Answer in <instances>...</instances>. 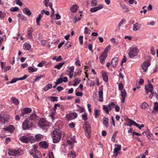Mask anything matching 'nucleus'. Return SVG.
Returning <instances> with one entry per match:
<instances>
[{
  "label": "nucleus",
  "instance_id": "obj_1",
  "mask_svg": "<svg viewBox=\"0 0 158 158\" xmlns=\"http://www.w3.org/2000/svg\"><path fill=\"white\" fill-rule=\"evenodd\" d=\"M61 132L60 130L57 129H55L51 134L53 143L59 142L61 138Z\"/></svg>",
  "mask_w": 158,
  "mask_h": 158
},
{
  "label": "nucleus",
  "instance_id": "obj_2",
  "mask_svg": "<svg viewBox=\"0 0 158 158\" xmlns=\"http://www.w3.org/2000/svg\"><path fill=\"white\" fill-rule=\"evenodd\" d=\"M33 126V123L32 122L27 119L23 123L22 127L24 130H29L32 128Z\"/></svg>",
  "mask_w": 158,
  "mask_h": 158
},
{
  "label": "nucleus",
  "instance_id": "obj_3",
  "mask_svg": "<svg viewBox=\"0 0 158 158\" xmlns=\"http://www.w3.org/2000/svg\"><path fill=\"white\" fill-rule=\"evenodd\" d=\"M123 86L121 83H120L118 84L119 89L121 91V95L122 98L121 101L122 103L125 102L126 97L127 96L126 92L125 89H123Z\"/></svg>",
  "mask_w": 158,
  "mask_h": 158
},
{
  "label": "nucleus",
  "instance_id": "obj_4",
  "mask_svg": "<svg viewBox=\"0 0 158 158\" xmlns=\"http://www.w3.org/2000/svg\"><path fill=\"white\" fill-rule=\"evenodd\" d=\"M139 52V50L136 47L130 48L129 51V57L132 58L137 55Z\"/></svg>",
  "mask_w": 158,
  "mask_h": 158
},
{
  "label": "nucleus",
  "instance_id": "obj_5",
  "mask_svg": "<svg viewBox=\"0 0 158 158\" xmlns=\"http://www.w3.org/2000/svg\"><path fill=\"white\" fill-rule=\"evenodd\" d=\"M83 127L85 130L86 136L88 138H89L90 137L91 133V127L90 125L88 124L87 122H85Z\"/></svg>",
  "mask_w": 158,
  "mask_h": 158
},
{
  "label": "nucleus",
  "instance_id": "obj_6",
  "mask_svg": "<svg viewBox=\"0 0 158 158\" xmlns=\"http://www.w3.org/2000/svg\"><path fill=\"white\" fill-rule=\"evenodd\" d=\"M115 106V105L113 102H111L107 106L106 105H104L103 106L104 110L107 114H109V110H111L112 109L114 108Z\"/></svg>",
  "mask_w": 158,
  "mask_h": 158
},
{
  "label": "nucleus",
  "instance_id": "obj_7",
  "mask_svg": "<svg viewBox=\"0 0 158 158\" xmlns=\"http://www.w3.org/2000/svg\"><path fill=\"white\" fill-rule=\"evenodd\" d=\"M151 63L149 60L144 61L141 65V68L143 72H147L148 67L150 65Z\"/></svg>",
  "mask_w": 158,
  "mask_h": 158
},
{
  "label": "nucleus",
  "instance_id": "obj_8",
  "mask_svg": "<svg viewBox=\"0 0 158 158\" xmlns=\"http://www.w3.org/2000/svg\"><path fill=\"white\" fill-rule=\"evenodd\" d=\"M31 111V110L30 108L28 107L24 108L21 110V114L20 116L21 117H26V115L30 113Z\"/></svg>",
  "mask_w": 158,
  "mask_h": 158
},
{
  "label": "nucleus",
  "instance_id": "obj_9",
  "mask_svg": "<svg viewBox=\"0 0 158 158\" xmlns=\"http://www.w3.org/2000/svg\"><path fill=\"white\" fill-rule=\"evenodd\" d=\"M77 114L75 112L71 113L69 114H67L66 115V118L69 121L74 119L77 118Z\"/></svg>",
  "mask_w": 158,
  "mask_h": 158
},
{
  "label": "nucleus",
  "instance_id": "obj_10",
  "mask_svg": "<svg viewBox=\"0 0 158 158\" xmlns=\"http://www.w3.org/2000/svg\"><path fill=\"white\" fill-rule=\"evenodd\" d=\"M47 122L44 118H41L39 122L38 125L41 128H44L46 126H48Z\"/></svg>",
  "mask_w": 158,
  "mask_h": 158
},
{
  "label": "nucleus",
  "instance_id": "obj_11",
  "mask_svg": "<svg viewBox=\"0 0 158 158\" xmlns=\"http://www.w3.org/2000/svg\"><path fill=\"white\" fill-rule=\"evenodd\" d=\"M28 76L27 75L25 74L24 75V76L20 78H13L11 81L10 82H8L6 83V84H8L9 83H14L15 82H16L17 81L19 80H24L25 79L27 78V77Z\"/></svg>",
  "mask_w": 158,
  "mask_h": 158
},
{
  "label": "nucleus",
  "instance_id": "obj_12",
  "mask_svg": "<svg viewBox=\"0 0 158 158\" xmlns=\"http://www.w3.org/2000/svg\"><path fill=\"white\" fill-rule=\"evenodd\" d=\"M30 153L31 155L34 156V158H40V153L37 150H34L33 152L30 151Z\"/></svg>",
  "mask_w": 158,
  "mask_h": 158
},
{
  "label": "nucleus",
  "instance_id": "obj_13",
  "mask_svg": "<svg viewBox=\"0 0 158 158\" xmlns=\"http://www.w3.org/2000/svg\"><path fill=\"white\" fill-rule=\"evenodd\" d=\"M19 140L22 142L25 143H28L29 142V137H27L25 135H23L21 136Z\"/></svg>",
  "mask_w": 158,
  "mask_h": 158
},
{
  "label": "nucleus",
  "instance_id": "obj_14",
  "mask_svg": "<svg viewBox=\"0 0 158 158\" xmlns=\"http://www.w3.org/2000/svg\"><path fill=\"white\" fill-rule=\"evenodd\" d=\"M103 8V5L102 4H100L99 6L92 8L90 9V11L91 12H96L99 10Z\"/></svg>",
  "mask_w": 158,
  "mask_h": 158
},
{
  "label": "nucleus",
  "instance_id": "obj_15",
  "mask_svg": "<svg viewBox=\"0 0 158 158\" xmlns=\"http://www.w3.org/2000/svg\"><path fill=\"white\" fill-rule=\"evenodd\" d=\"M107 56V54L102 53V55L100 56L99 57V59L100 60L101 63L102 64H103L104 63V60L106 58Z\"/></svg>",
  "mask_w": 158,
  "mask_h": 158
},
{
  "label": "nucleus",
  "instance_id": "obj_16",
  "mask_svg": "<svg viewBox=\"0 0 158 158\" xmlns=\"http://www.w3.org/2000/svg\"><path fill=\"white\" fill-rule=\"evenodd\" d=\"M39 145L40 146L43 148H47L48 145L46 141H42L39 143Z\"/></svg>",
  "mask_w": 158,
  "mask_h": 158
},
{
  "label": "nucleus",
  "instance_id": "obj_17",
  "mask_svg": "<svg viewBox=\"0 0 158 158\" xmlns=\"http://www.w3.org/2000/svg\"><path fill=\"white\" fill-rule=\"evenodd\" d=\"M9 118V117H6V118L5 116L3 117L0 116V123H2V124H4L6 122H8Z\"/></svg>",
  "mask_w": 158,
  "mask_h": 158
},
{
  "label": "nucleus",
  "instance_id": "obj_18",
  "mask_svg": "<svg viewBox=\"0 0 158 158\" xmlns=\"http://www.w3.org/2000/svg\"><path fill=\"white\" fill-rule=\"evenodd\" d=\"M118 58L117 57H115L112 60L111 63L113 67H115L118 64Z\"/></svg>",
  "mask_w": 158,
  "mask_h": 158
},
{
  "label": "nucleus",
  "instance_id": "obj_19",
  "mask_svg": "<svg viewBox=\"0 0 158 158\" xmlns=\"http://www.w3.org/2000/svg\"><path fill=\"white\" fill-rule=\"evenodd\" d=\"M98 96L100 99L98 101L100 102H102L103 100V92L102 90H100L98 92Z\"/></svg>",
  "mask_w": 158,
  "mask_h": 158
},
{
  "label": "nucleus",
  "instance_id": "obj_20",
  "mask_svg": "<svg viewBox=\"0 0 158 158\" xmlns=\"http://www.w3.org/2000/svg\"><path fill=\"white\" fill-rule=\"evenodd\" d=\"M103 124L106 127H108L109 126V119L108 118L104 117L103 118Z\"/></svg>",
  "mask_w": 158,
  "mask_h": 158
},
{
  "label": "nucleus",
  "instance_id": "obj_21",
  "mask_svg": "<svg viewBox=\"0 0 158 158\" xmlns=\"http://www.w3.org/2000/svg\"><path fill=\"white\" fill-rule=\"evenodd\" d=\"M23 11L24 14L28 16H30L31 14L30 10L27 8H24L23 9Z\"/></svg>",
  "mask_w": 158,
  "mask_h": 158
},
{
  "label": "nucleus",
  "instance_id": "obj_22",
  "mask_svg": "<svg viewBox=\"0 0 158 158\" xmlns=\"http://www.w3.org/2000/svg\"><path fill=\"white\" fill-rule=\"evenodd\" d=\"M65 63V61H62L59 63L57 65L55 66L54 68L58 69H60Z\"/></svg>",
  "mask_w": 158,
  "mask_h": 158
},
{
  "label": "nucleus",
  "instance_id": "obj_23",
  "mask_svg": "<svg viewBox=\"0 0 158 158\" xmlns=\"http://www.w3.org/2000/svg\"><path fill=\"white\" fill-rule=\"evenodd\" d=\"M49 6L51 10H52V12L51 14V17L52 18H53V17L54 16V10L53 8H52V3H49V4L48 5Z\"/></svg>",
  "mask_w": 158,
  "mask_h": 158
},
{
  "label": "nucleus",
  "instance_id": "obj_24",
  "mask_svg": "<svg viewBox=\"0 0 158 158\" xmlns=\"http://www.w3.org/2000/svg\"><path fill=\"white\" fill-rule=\"evenodd\" d=\"M134 125L136 127L139 126V124L136 123L135 121L129 119V126H131V125Z\"/></svg>",
  "mask_w": 158,
  "mask_h": 158
},
{
  "label": "nucleus",
  "instance_id": "obj_25",
  "mask_svg": "<svg viewBox=\"0 0 158 158\" xmlns=\"http://www.w3.org/2000/svg\"><path fill=\"white\" fill-rule=\"evenodd\" d=\"M31 48V45L28 43H26L23 46V48L24 50H29Z\"/></svg>",
  "mask_w": 158,
  "mask_h": 158
},
{
  "label": "nucleus",
  "instance_id": "obj_26",
  "mask_svg": "<svg viewBox=\"0 0 158 158\" xmlns=\"http://www.w3.org/2000/svg\"><path fill=\"white\" fill-rule=\"evenodd\" d=\"M140 24H139L138 23H136L134 25L133 29L134 31H136L140 29Z\"/></svg>",
  "mask_w": 158,
  "mask_h": 158
},
{
  "label": "nucleus",
  "instance_id": "obj_27",
  "mask_svg": "<svg viewBox=\"0 0 158 158\" xmlns=\"http://www.w3.org/2000/svg\"><path fill=\"white\" fill-rule=\"evenodd\" d=\"M78 6L77 5L75 4L73 5L70 9V10L73 12H75L77 11Z\"/></svg>",
  "mask_w": 158,
  "mask_h": 158
},
{
  "label": "nucleus",
  "instance_id": "obj_28",
  "mask_svg": "<svg viewBox=\"0 0 158 158\" xmlns=\"http://www.w3.org/2000/svg\"><path fill=\"white\" fill-rule=\"evenodd\" d=\"M145 89L146 91V94H148L149 92H151L152 94H153V89H149L148 86L146 85L145 87Z\"/></svg>",
  "mask_w": 158,
  "mask_h": 158
},
{
  "label": "nucleus",
  "instance_id": "obj_29",
  "mask_svg": "<svg viewBox=\"0 0 158 158\" xmlns=\"http://www.w3.org/2000/svg\"><path fill=\"white\" fill-rule=\"evenodd\" d=\"M42 15L41 14H39L37 18L36 19V23L37 25L38 26L40 25V22L42 19Z\"/></svg>",
  "mask_w": 158,
  "mask_h": 158
},
{
  "label": "nucleus",
  "instance_id": "obj_30",
  "mask_svg": "<svg viewBox=\"0 0 158 158\" xmlns=\"http://www.w3.org/2000/svg\"><path fill=\"white\" fill-rule=\"evenodd\" d=\"M52 84H47L44 88V90L45 91H47L48 90L51 89L52 87Z\"/></svg>",
  "mask_w": 158,
  "mask_h": 158
},
{
  "label": "nucleus",
  "instance_id": "obj_31",
  "mask_svg": "<svg viewBox=\"0 0 158 158\" xmlns=\"http://www.w3.org/2000/svg\"><path fill=\"white\" fill-rule=\"evenodd\" d=\"M37 117V115L35 114H32L28 118L29 120H35Z\"/></svg>",
  "mask_w": 158,
  "mask_h": 158
},
{
  "label": "nucleus",
  "instance_id": "obj_32",
  "mask_svg": "<svg viewBox=\"0 0 158 158\" xmlns=\"http://www.w3.org/2000/svg\"><path fill=\"white\" fill-rule=\"evenodd\" d=\"M102 76L104 81L106 82L108 81V77L106 72L103 73Z\"/></svg>",
  "mask_w": 158,
  "mask_h": 158
},
{
  "label": "nucleus",
  "instance_id": "obj_33",
  "mask_svg": "<svg viewBox=\"0 0 158 158\" xmlns=\"http://www.w3.org/2000/svg\"><path fill=\"white\" fill-rule=\"evenodd\" d=\"M115 145L117 146V148H115L114 149V153H118V152L121 149V146L120 145H117L115 144Z\"/></svg>",
  "mask_w": 158,
  "mask_h": 158
},
{
  "label": "nucleus",
  "instance_id": "obj_34",
  "mask_svg": "<svg viewBox=\"0 0 158 158\" xmlns=\"http://www.w3.org/2000/svg\"><path fill=\"white\" fill-rule=\"evenodd\" d=\"M43 136L40 134H37L35 135V139L36 140L38 141H40V140L43 138Z\"/></svg>",
  "mask_w": 158,
  "mask_h": 158
},
{
  "label": "nucleus",
  "instance_id": "obj_35",
  "mask_svg": "<svg viewBox=\"0 0 158 158\" xmlns=\"http://www.w3.org/2000/svg\"><path fill=\"white\" fill-rule=\"evenodd\" d=\"M126 20L125 19H122L120 21V22L119 23L118 25V28L117 29H116L115 30V31H117L118 30V31H119V30L120 29V27L121 26L122 24Z\"/></svg>",
  "mask_w": 158,
  "mask_h": 158
},
{
  "label": "nucleus",
  "instance_id": "obj_36",
  "mask_svg": "<svg viewBox=\"0 0 158 158\" xmlns=\"http://www.w3.org/2000/svg\"><path fill=\"white\" fill-rule=\"evenodd\" d=\"M11 99L12 102L15 104L16 105L19 104V102L17 98H11Z\"/></svg>",
  "mask_w": 158,
  "mask_h": 158
},
{
  "label": "nucleus",
  "instance_id": "obj_37",
  "mask_svg": "<svg viewBox=\"0 0 158 158\" xmlns=\"http://www.w3.org/2000/svg\"><path fill=\"white\" fill-rule=\"evenodd\" d=\"M28 71L30 73H32L37 71L36 69H34L32 67H29L28 68Z\"/></svg>",
  "mask_w": 158,
  "mask_h": 158
},
{
  "label": "nucleus",
  "instance_id": "obj_38",
  "mask_svg": "<svg viewBox=\"0 0 158 158\" xmlns=\"http://www.w3.org/2000/svg\"><path fill=\"white\" fill-rule=\"evenodd\" d=\"M110 45H108L105 49L104 52L103 53L107 54V53L110 49Z\"/></svg>",
  "mask_w": 158,
  "mask_h": 158
},
{
  "label": "nucleus",
  "instance_id": "obj_39",
  "mask_svg": "<svg viewBox=\"0 0 158 158\" xmlns=\"http://www.w3.org/2000/svg\"><path fill=\"white\" fill-rule=\"evenodd\" d=\"M63 82L62 81V78L60 77L59 78H58L56 81L55 83V84L56 85H58L60 83H61Z\"/></svg>",
  "mask_w": 158,
  "mask_h": 158
},
{
  "label": "nucleus",
  "instance_id": "obj_40",
  "mask_svg": "<svg viewBox=\"0 0 158 158\" xmlns=\"http://www.w3.org/2000/svg\"><path fill=\"white\" fill-rule=\"evenodd\" d=\"M43 2L46 7L49 6V3H52L51 2H49V0H44Z\"/></svg>",
  "mask_w": 158,
  "mask_h": 158
},
{
  "label": "nucleus",
  "instance_id": "obj_41",
  "mask_svg": "<svg viewBox=\"0 0 158 158\" xmlns=\"http://www.w3.org/2000/svg\"><path fill=\"white\" fill-rule=\"evenodd\" d=\"M58 98L57 97H50L49 98V99L52 102H54L55 101H58L57 98Z\"/></svg>",
  "mask_w": 158,
  "mask_h": 158
},
{
  "label": "nucleus",
  "instance_id": "obj_42",
  "mask_svg": "<svg viewBox=\"0 0 158 158\" xmlns=\"http://www.w3.org/2000/svg\"><path fill=\"white\" fill-rule=\"evenodd\" d=\"M141 106L142 109H145L148 106V105L146 102H144L141 104Z\"/></svg>",
  "mask_w": 158,
  "mask_h": 158
},
{
  "label": "nucleus",
  "instance_id": "obj_43",
  "mask_svg": "<svg viewBox=\"0 0 158 158\" xmlns=\"http://www.w3.org/2000/svg\"><path fill=\"white\" fill-rule=\"evenodd\" d=\"M19 10V8L17 7H12L10 9V10L12 12H16Z\"/></svg>",
  "mask_w": 158,
  "mask_h": 158
},
{
  "label": "nucleus",
  "instance_id": "obj_44",
  "mask_svg": "<svg viewBox=\"0 0 158 158\" xmlns=\"http://www.w3.org/2000/svg\"><path fill=\"white\" fill-rule=\"evenodd\" d=\"M12 128H13V127L12 125H11L8 127L4 128L3 129L5 130L6 131H12Z\"/></svg>",
  "mask_w": 158,
  "mask_h": 158
},
{
  "label": "nucleus",
  "instance_id": "obj_45",
  "mask_svg": "<svg viewBox=\"0 0 158 158\" xmlns=\"http://www.w3.org/2000/svg\"><path fill=\"white\" fill-rule=\"evenodd\" d=\"M120 5L121 8L123 9H124V11L125 12H127L128 11V8H126V6L124 4H122V3H120Z\"/></svg>",
  "mask_w": 158,
  "mask_h": 158
},
{
  "label": "nucleus",
  "instance_id": "obj_46",
  "mask_svg": "<svg viewBox=\"0 0 158 158\" xmlns=\"http://www.w3.org/2000/svg\"><path fill=\"white\" fill-rule=\"evenodd\" d=\"M100 111L99 110L97 109L95 110V116L96 118L98 117Z\"/></svg>",
  "mask_w": 158,
  "mask_h": 158
},
{
  "label": "nucleus",
  "instance_id": "obj_47",
  "mask_svg": "<svg viewBox=\"0 0 158 158\" xmlns=\"http://www.w3.org/2000/svg\"><path fill=\"white\" fill-rule=\"evenodd\" d=\"M29 142H30L31 143H33L35 142V141L36 139H35L34 137L31 136L30 138L29 137Z\"/></svg>",
  "mask_w": 158,
  "mask_h": 158
},
{
  "label": "nucleus",
  "instance_id": "obj_48",
  "mask_svg": "<svg viewBox=\"0 0 158 158\" xmlns=\"http://www.w3.org/2000/svg\"><path fill=\"white\" fill-rule=\"evenodd\" d=\"M97 3V1L96 0H92L91 4L92 6H94L96 5V4Z\"/></svg>",
  "mask_w": 158,
  "mask_h": 158
},
{
  "label": "nucleus",
  "instance_id": "obj_49",
  "mask_svg": "<svg viewBox=\"0 0 158 158\" xmlns=\"http://www.w3.org/2000/svg\"><path fill=\"white\" fill-rule=\"evenodd\" d=\"M65 46V48H66L68 49L71 47V43L69 42H68L66 43Z\"/></svg>",
  "mask_w": 158,
  "mask_h": 158
},
{
  "label": "nucleus",
  "instance_id": "obj_50",
  "mask_svg": "<svg viewBox=\"0 0 158 158\" xmlns=\"http://www.w3.org/2000/svg\"><path fill=\"white\" fill-rule=\"evenodd\" d=\"M83 36H80L79 37V40L81 44H83Z\"/></svg>",
  "mask_w": 158,
  "mask_h": 158
},
{
  "label": "nucleus",
  "instance_id": "obj_51",
  "mask_svg": "<svg viewBox=\"0 0 158 158\" xmlns=\"http://www.w3.org/2000/svg\"><path fill=\"white\" fill-rule=\"evenodd\" d=\"M82 118L85 121H86L87 119V116L86 113H84L82 115Z\"/></svg>",
  "mask_w": 158,
  "mask_h": 158
},
{
  "label": "nucleus",
  "instance_id": "obj_52",
  "mask_svg": "<svg viewBox=\"0 0 158 158\" xmlns=\"http://www.w3.org/2000/svg\"><path fill=\"white\" fill-rule=\"evenodd\" d=\"M8 154L10 156H15V154L14 150H9L8 152Z\"/></svg>",
  "mask_w": 158,
  "mask_h": 158
},
{
  "label": "nucleus",
  "instance_id": "obj_53",
  "mask_svg": "<svg viewBox=\"0 0 158 158\" xmlns=\"http://www.w3.org/2000/svg\"><path fill=\"white\" fill-rule=\"evenodd\" d=\"M151 53L153 55L155 54V51L154 49V48L153 46H152L151 48Z\"/></svg>",
  "mask_w": 158,
  "mask_h": 158
},
{
  "label": "nucleus",
  "instance_id": "obj_54",
  "mask_svg": "<svg viewBox=\"0 0 158 158\" xmlns=\"http://www.w3.org/2000/svg\"><path fill=\"white\" fill-rule=\"evenodd\" d=\"M127 60V58L125 56H124L123 57L121 61V65L122 66L123 63H125Z\"/></svg>",
  "mask_w": 158,
  "mask_h": 158
},
{
  "label": "nucleus",
  "instance_id": "obj_55",
  "mask_svg": "<svg viewBox=\"0 0 158 158\" xmlns=\"http://www.w3.org/2000/svg\"><path fill=\"white\" fill-rule=\"evenodd\" d=\"M117 131H115L113 133V135H112V136L111 137V139H112V140L113 139H114H114L115 137H116V135L117 134Z\"/></svg>",
  "mask_w": 158,
  "mask_h": 158
},
{
  "label": "nucleus",
  "instance_id": "obj_56",
  "mask_svg": "<svg viewBox=\"0 0 158 158\" xmlns=\"http://www.w3.org/2000/svg\"><path fill=\"white\" fill-rule=\"evenodd\" d=\"M48 156L49 158H54L53 152H49L48 153Z\"/></svg>",
  "mask_w": 158,
  "mask_h": 158
},
{
  "label": "nucleus",
  "instance_id": "obj_57",
  "mask_svg": "<svg viewBox=\"0 0 158 158\" xmlns=\"http://www.w3.org/2000/svg\"><path fill=\"white\" fill-rule=\"evenodd\" d=\"M88 48L89 49L90 51H91L92 52H93V51L92 50L93 46L90 44H89L88 45Z\"/></svg>",
  "mask_w": 158,
  "mask_h": 158
},
{
  "label": "nucleus",
  "instance_id": "obj_58",
  "mask_svg": "<svg viewBox=\"0 0 158 158\" xmlns=\"http://www.w3.org/2000/svg\"><path fill=\"white\" fill-rule=\"evenodd\" d=\"M70 70L69 71V73L70 74H73V72H74V67L73 66H71L70 67Z\"/></svg>",
  "mask_w": 158,
  "mask_h": 158
},
{
  "label": "nucleus",
  "instance_id": "obj_59",
  "mask_svg": "<svg viewBox=\"0 0 158 158\" xmlns=\"http://www.w3.org/2000/svg\"><path fill=\"white\" fill-rule=\"evenodd\" d=\"M11 140V139L9 137L6 138L5 140V143H6V144L8 143Z\"/></svg>",
  "mask_w": 158,
  "mask_h": 158
},
{
  "label": "nucleus",
  "instance_id": "obj_60",
  "mask_svg": "<svg viewBox=\"0 0 158 158\" xmlns=\"http://www.w3.org/2000/svg\"><path fill=\"white\" fill-rule=\"evenodd\" d=\"M76 95L77 96H82L83 95V93L81 92H77L76 93Z\"/></svg>",
  "mask_w": 158,
  "mask_h": 158
},
{
  "label": "nucleus",
  "instance_id": "obj_61",
  "mask_svg": "<svg viewBox=\"0 0 158 158\" xmlns=\"http://www.w3.org/2000/svg\"><path fill=\"white\" fill-rule=\"evenodd\" d=\"M144 80L142 78L140 79L139 81V84L140 85H142L144 83Z\"/></svg>",
  "mask_w": 158,
  "mask_h": 158
},
{
  "label": "nucleus",
  "instance_id": "obj_62",
  "mask_svg": "<svg viewBox=\"0 0 158 158\" xmlns=\"http://www.w3.org/2000/svg\"><path fill=\"white\" fill-rule=\"evenodd\" d=\"M16 3L20 6H22L23 4V3L19 0H17Z\"/></svg>",
  "mask_w": 158,
  "mask_h": 158
},
{
  "label": "nucleus",
  "instance_id": "obj_63",
  "mask_svg": "<svg viewBox=\"0 0 158 158\" xmlns=\"http://www.w3.org/2000/svg\"><path fill=\"white\" fill-rule=\"evenodd\" d=\"M90 31L89 30H88V28L85 27L84 29V33L85 34H87L88 31Z\"/></svg>",
  "mask_w": 158,
  "mask_h": 158
},
{
  "label": "nucleus",
  "instance_id": "obj_64",
  "mask_svg": "<svg viewBox=\"0 0 158 158\" xmlns=\"http://www.w3.org/2000/svg\"><path fill=\"white\" fill-rule=\"evenodd\" d=\"M75 64L76 65L80 66H81V64H80V62L79 60H77L75 62Z\"/></svg>",
  "mask_w": 158,
  "mask_h": 158
}]
</instances>
